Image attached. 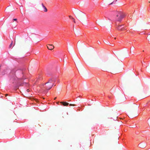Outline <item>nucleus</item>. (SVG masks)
<instances>
[{
	"label": "nucleus",
	"mask_w": 150,
	"mask_h": 150,
	"mask_svg": "<svg viewBox=\"0 0 150 150\" xmlns=\"http://www.w3.org/2000/svg\"><path fill=\"white\" fill-rule=\"evenodd\" d=\"M106 43H107V44H109V43H108V42H107Z\"/></svg>",
	"instance_id": "nucleus-21"
},
{
	"label": "nucleus",
	"mask_w": 150,
	"mask_h": 150,
	"mask_svg": "<svg viewBox=\"0 0 150 150\" xmlns=\"http://www.w3.org/2000/svg\"><path fill=\"white\" fill-rule=\"evenodd\" d=\"M58 103H59L58 102L57 103V104H58Z\"/></svg>",
	"instance_id": "nucleus-25"
},
{
	"label": "nucleus",
	"mask_w": 150,
	"mask_h": 150,
	"mask_svg": "<svg viewBox=\"0 0 150 150\" xmlns=\"http://www.w3.org/2000/svg\"><path fill=\"white\" fill-rule=\"evenodd\" d=\"M71 19H72L73 20V21H74V22L75 23H76V22L75 21V19H74L73 18V17H71Z\"/></svg>",
	"instance_id": "nucleus-15"
},
{
	"label": "nucleus",
	"mask_w": 150,
	"mask_h": 150,
	"mask_svg": "<svg viewBox=\"0 0 150 150\" xmlns=\"http://www.w3.org/2000/svg\"><path fill=\"white\" fill-rule=\"evenodd\" d=\"M12 44H13V41H12V42H11V44L9 46V48H11V47L12 45Z\"/></svg>",
	"instance_id": "nucleus-13"
},
{
	"label": "nucleus",
	"mask_w": 150,
	"mask_h": 150,
	"mask_svg": "<svg viewBox=\"0 0 150 150\" xmlns=\"http://www.w3.org/2000/svg\"><path fill=\"white\" fill-rule=\"evenodd\" d=\"M149 35H150V34H149Z\"/></svg>",
	"instance_id": "nucleus-27"
},
{
	"label": "nucleus",
	"mask_w": 150,
	"mask_h": 150,
	"mask_svg": "<svg viewBox=\"0 0 150 150\" xmlns=\"http://www.w3.org/2000/svg\"><path fill=\"white\" fill-rule=\"evenodd\" d=\"M149 3H150V1H149Z\"/></svg>",
	"instance_id": "nucleus-26"
},
{
	"label": "nucleus",
	"mask_w": 150,
	"mask_h": 150,
	"mask_svg": "<svg viewBox=\"0 0 150 150\" xmlns=\"http://www.w3.org/2000/svg\"><path fill=\"white\" fill-rule=\"evenodd\" d=\"M123 25H119L117 27V29L118 30H122L123 29V28H121V27Z\"/></svg>",
	"instance_id": "nucleus-8"
},
{
	"label": "nucleus",
	"mask_w": 150,
	"mask_h": 150,
	"mask_svg": "<svg viewBox=\"0 0 150 150\" xmlns=\"http://www.w3.org/2000/svg\"><path fill=\"white\" fill-rule=\"evenodd\" d=\"M60 103L62 104V105L64 106H67L69 105V103H68L66 102H61Z\"/></svg>",
	"instance_id": "nucleus-7"
},
{
	"label": "nucleus",
	"mask_w": 150,
	"mask_h": 150,
	"mask_svg": "<svg viewBox=\"0 0 150 150\" xmlns=\"http://www.w3.org/2000/svg\"><path fill=\"white\" fill-rule=\"evenodd\" d=\"M43 8H44V11H45V12H47V8H46V7L45 6H43Z\"/></svg>",
	"instance_id": "nucleus-12"
},
{
	"label": "nucleus",
	"mask_w": 150,
	"mask_h": 150,
	"mask_svg": "<svg viewBox=\"0 0 150 150\" xmlns=\"http://www.w3.org/2000/svg\"><path fill=\"white\" fill-rule=\"evenodd\" d=\"M27 92H29V89H27Z\"/></svg>",
	"instance_id": "nucleus-17"
},
{
	"label": "nucleus",
	"mask_w": 150,
	"mask_h": 150,
	"mask_svg": "<svg viewBox=\"0 0 150 150\" xmlns=\"http://www.w3.org/2000/svg\"><path fill=\"white\" fill-rule=\"evenodd\" d=\"M138 146L141 148H144L145 147V144L142 143H140Z\"/></svg>",
	"instance_id": "nucleus-9"
},
{
	"label": "nucleus",
	"mask_w": 150,
	"mask_h": 150,
	"mask_svg": "<svg viewBox=\"0 0 150 150\" xmlns=\"http://www.w3.org/2000/svg\"><path fill=\"white\" fill-rule=\"evenodd\" d=\"M134 48V47H133L132 48V49H133Z\"/></svg>",
	"instance_id": "nucleus-24"
},
{
	"label": "nucleus",
	"mask_w": 150,
	"mask_h": 150,
	"mask_svg": "<svg viewBox=\"0 0 150 150\" xmlns=\"http://www.w3.org/2000/svg\"><path fill=\"white\" fill-rule=\"evenodd\" d=\"M112 4V3H110V5H111V4Z\"/></svg>",
	"instance_id": "nucleus-23"
},
{
	"label": "nucleus",
	"mask_w": 150,
	"mask_h": 150,
	"mask_svg": "<svg viewBox=\"0 0 150 150\" xmlns=\"http://www.w3.org/2000/svg\"><path fill=\"white\" fill-rule=\"evenodd\" d=\"M69 105L70 106H75V105L74 104H69Z\"/></svg>",
	"instance_id": "nucleus-14"
},
{
	"label": "nucleus",
	"mask_w": 150,
	"mask_h": 150,
	"mask_svg": "<svg viewBox=\"0 0 150 150\" xmlns=\"http://www.w3.org/2000/svg\"><path fill=\"white\" fill-rule=\"evenodd\" d=\"M53 86V84L49 83L47 82L44 86V87L47 90H49Z\"/></svg>",
	"instance_id": "nucleus-4"
},
{
	"label": "nucleus",
	"mask_w": 150,
	"mask_h": 150,
	"mask_svg": "<svg viewBox=\"0 0 150 150\" xmlns=\"http://www.w3.org/2000/svg\"><path fill=\"white\" fill-rule=\"evenodd\" d=\"M7 95H8V94H6V95H5V96H7Z\"/></svg>",
	"instance_id": "nucleus-22"
},
{
	"label": "nucleus",
	"mask_w": 150,
	"mask_h": 150,
	"mask_svg": "<svg viewBox=\"0 0 150 150\" xmlns=\"http://www.w3.org/2000/svg\"><path fill=\"white\" fill-rule=\"evenodd\" d=\"M69 17L70 18H71V17H72L71 16H69Z\"/></svg>",
	"instance_id": "nucleus-18"
},
{
	"label": "nucleus",
	"mask_w": 150,
	"mask_h": 150,
	"mask_svg": "<svg viewBox=\"0 0 150 150\" xmlns=\"http://www.w3.org/2000/svg\"><path fill=\"white\" fill-rule=\"evenodd\" d=\"M17 20V19H16V18H14V19H13V21H16V20Z\"/></svg>",
	"instance_id": "nucleus-16"
},
{
	"label": "nucleus",
	"mask_w": 150,
	"mask_h": 150,
	"mask_svg": "<svg viewBox=\"0 0 150 150\" xmlns=\"http://www.w3.org/2000/svg\"><path fill=\"white\" fill-rule=\"evenodd\" d=\"M47 48L49 50H52L53 49L54 47L52 45H47Z\"/></svg>",
	"instance_id": "nucleus-6"
},
{
	"label": "nucleus",
	"mask_w": 150,
	"mask_h": 150,
	"mask_svg": "<svg viewBox=\"0 0 150 150\" xmlns=\"http://www.w3.org/2000/svg\"><path fill=\"white\" fill-rule=\"evenodd\" d=\"M113 16L115 21L120 22L125 17V14L121 11H114Z\"/></svg>",
	"instance_id": "nucleus-1"
},
{
	"label": "nucleus",
	"mask_w": 150,
	"mask_h": 150,
	"mask_svg": "<svg viewBox=\"0 0 150 150\" xmlns=\"http://www.w3.org/2000/svg\"><path fill=\"white\" fill-rule=\"evenodd\" d=\"M77 17L79 19H80L84 15L82 12L79 10H77L76 11Z\"/></svg>",
	"instance_id": "nucleus-3"
},
{
	"label": "nucleus",
	"mask_w": 150,
	"mask_h": 150,
	"mask_svg": "<svg viewBox=\"0 0 150 150\" xmlns=\"http://www.w3.org/2000/svg\"><path fill=\"white\" fill-rule=\"evenodd\" d=\"M117 1V0H116L115 1H113V3L114 4V6H116L117 4L116 3V1Z\"/></svg>",
	"instance_id": "nucleus-11"
},
{
	"label": "nucleus",
	"mask_w": 150,
	"mask_h": 150,
	"mask_svg": "<svg viewBox=\"0 0 150 150\" xmlns=\"http://www.w3.org/2000/svg\"><path fill=\"white\" fill-rule=\"evenodd\" d=\"M55 82V80L54 79L52 78L48 80V81L47 82L49 83L53 84L54 85V83Z\"/></svg>",
	"instance_id": "nucleus-5"
},
{
	"label": "nucleus",
	"mask_w": 150,
	"mask_h": 150,
	"mask_svg": "<svg viewBox=\"0 0 150 150\" xmlns=\"http://www.w3.org/2000/svg\"><path fill=\"white\" fill-rule=\"evenodd\" d=\"M42 7H43V6H45L43 5V4H42Z\"/></svg>",
	"instance_id": "nucleus-19"
},
{
	"label": "nucleus",
	"mask_w": 150,
	"mask_h": 150,
	"mask_svg": "<svg viewBox=\"0 0 150 150\" xmlns=\"http://www.w3.org/2000/svg\"><path fill=\"white\" fill-rule=\"evenodd\" d=\"M117 67L116 65L115 64V65L114 67V70L115 71L114 72L115 74L117 72Z\"/></svg>",
	"instance_id": "nucleus-10"
},
{
	"label": "nucleus",
	"mask_w": 150,
	"mask_h": 150,
	"mask_svg": "<svg viewBox=\"0 0 150 150\" xmlns=\"http://www.w3.org/2000/svg\"><path fill=\"white\" fill-rule=\"evenodd\" d=\"M119 138L118 135L116 134H113V145L114 144V148L116 149L118 146V140Z\"/></svg>",
	"instance_id": "nucleus-2"
},
{
	"label": "nucleus",
	"mask_w": 150,
	"mask_h": 150,
	"mask_svg": "<svg viewBox=\"0 0 150 150\" xmlns=\"http://www.w3.org/2000/svg\"><path fill=\"white\" fill-rule=\"evenodd\" d=\"M56 99V97H55L54 98V100H55Z\"/></svg>",
	"instance_id": "nucleus-20"
}]
</instances>
